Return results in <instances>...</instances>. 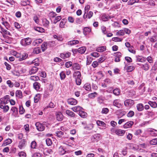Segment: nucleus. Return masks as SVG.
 Listing matches in <instances>:
<instances>
[{
  "instance_id": "61",
  "label": "nucleus",
  "mask_w": 157,
  "mask_h": 157,
  "mask_svg": "<svg viewBox=\"0 0 157 157\" xmlns=\"http://www.w3.org/2000/svg\"><path fill=\"white\" fill-rule=\"evenodd\" d=\"M106 59V58L105 56H103L100 58L98 59V63H101L104 61Z\"/></svg>"
},
{
  "instance_id": "35",
  "label": "nucleus",
  "mask_w": 157,
  "mask_h": 157,
  "mask_svg": "<svg viewBox=\"0 0 157 157\" xmlns=\"http://www.w3.org/2000/svg\"><path fill=\"white\" fill-rule=\"evenodd\" d=\"M93 128V125L92 124H91L87 125L86 126L84 127V128L86 130H88L91 129Z\"/></svg>"
},
{
  "instance_id": "36",
  "label": "nucleus",
  "mask_w": 157,
  "mask_h": 157,
  "mask_svg": "<svg viewBox=\"0 0 157 157\" xmlns=\"http://www.w3.org/2000/svg\"><path fill=\"white\" fill-rule=\"evenodd\" d=\"M151 42H155L157 41V35L153 36L150 38Z\"/></svg>"
},
{
  "instance_id": "63",
  "label": "nucleus",
  "mask_w": 157,
  "mask_h": 157,
  "mask_svg": "<svg viewBox=\"0 0 157 157\" xmlns=\"http://www.w3.org/2000/svg\"><path fill=\"white\" fill-rule=\"evenodd\" d=\"M19 113L20 114H23L25 112V109L21 106H19Z\"/></svg>"
},
{
  "instance_id": "17",
  "label": "nucleus",
  "mask_w": 157,
  "mask_h": 157,
  "mask_svg": "<svg viewBox=\"0 0 157 157\" xmlns=\"http://www.w3.org/2000/svg\"><path fill=\"white\" fill-rule=\"evenodd\" d=\"M106 47L105 46H101L97 48L96 51L98 52H102L105 51Z\"/></svg>"
},
{
  "instance_id": "48",
  "label": "nucleus",
  "mask_w": 157,
  "mask_h": 157,
  "mask_svg": "<svg viewBox=\"0 0 157 157\" xmlns=\"http://www.w3.org/2000/svg\"><path fill=\"white\" fill-rule=\"evenodd\" d=\"M46 143L48 146H51L52 144V142L51 139L47 138L46 140Z\"/></svg>"
},
{
  "instance_id": "34",
  "label": "nucleus",
  "mask_w": 157,
  "mask_h": 157,
  "mask_svg": "<svg viewBox=\"0 0 157 157\" xmlns=\"http://www.w3.org/2000/svg\"><path fill=\"white\" fill-rule=\"evenodd\" d=\"M83 31L84 34H85V32L86 34L91 32V29L90 27H85L83 29Z\"/></svg>"
},
{
  "instance_id": "41",
  "label": "nucleus",
  "mask_w": 157,
  "mask_h": 157,
  "mask_svg": "<svg viewBox=\"0 0 157 157\" xmlns=\"http://www.w3.org/2000/svg\"><path fill=\"white\" fill-rule=\"evenodd\" d=\"M97 95V93L96 92L89 94L88 97L90 98H95Z\"/></svg>"
},
{
  "instance_id": "26",
  "label": "nucleus",
  "mask_w": 157,
  "mask_h": 157,
  "mask_svg": "<svg viewBox=\"0 0 157 157\" xmlns=\"http://www.w3.org/2000/svg\"><path fill=\"white\" fill-rule=\"evenodd\" d=\"M72 67L74 70H78L80 69V67L79 64L74 63Z\"/></svg>"
},
{
  "instance_id": "15",
  "label": "nucleus",
  "mask_w": 157,
  "mask_h": 157,
  "mask_svg": "<svg viewBox=\"0 0 157 157\" xmlns=\"http://www.w3.org/2000/svg\"><path fill=\"white\" fill-rule=\"evenodd\" d=\"M136 108L137 110L139 111H141L144 109V106L142 103L138 104L136 105Z\"/></svg>"
},
{
  "instance_id": "3",
  "label": "nucleus",
  "mask_w": 157,
  "mask_h": 157,
  "mask_svg": "<svg viewBox=\"0 0 157 157\" xmlns=\"http://www.w3.org/2000/svg\"><path fill=\"white\" fill-rule=\"evenodd\" d=\"M35 125L37 130L39 131H43L45 129V126L44 124H41L39 122H36Z\"/></svg>"
},
{
  "instance_id": "2",
  "label": "nucleus",
  "mask_w": 157,
  "mask_h": 157,
  "mask_svg": "<svg viewBox=\"0 0 157 157\" xmlns=\"http://www.w3.org/2000/svg\"><path fill=\"white\" fill-rule=\"evenodd\" d=\"M134 104V100L131 99H126L124 101V105L127 107H130Z\"/></svg>"
},
{
  "instance_id": "59",
  "label": "nucleus",
  "mask_w": 157,
  "mask_h": 157,
  "mask_svg": "<svg viewBox=\"0 0 157 157\" xmlns=\"http://www.w3.org/2000/svg\"><path fill=\"white\" fill-rule=\"evenodd\" d=\"M99 63L98 61H94L92 63V66L94 68H95L97 67Z\"/></svg>"
},
{
  "instance_id": "33",
  "label": "nucleus",
  "mask_w": 157,
  "mask_h": 157,
  "mask_svg": "<svg viewBox=\"0 0 157 157\" xmlns=\"http://www.w3.org/2000/svg\"><path fill=\"white\" fill-rule=\"evenodd\" d=\"M53 37L55 39L60 41H62L63 39L61 35L57 36L56 35H54L53 36Z\"/></svg>"
},
{
  "instance_id": "38",
  "label": "nucleus",
  "mask_w": 157,
  "mask_h": 157,
  "mask_svg": "<svg viewBox=\"0 0 157 157\" xmlns=\"http://www.w3.org/2000/svg\"><path fill=\"white\" fill-rule=\"evenodd\" d=\"M139 0H130L128 2V5H132L135 3L139 2Z\"/></svg>"
},
{
  "instance_id": "56",
  "label": "nucleus",
  "mask_w": 157,
  "mask_h": 157,
  "mask_svg": "<svg viewBox=\"0 0 157 157\" xmlns=\"http://www.w3.org/2000/svg\"><path fill=\"white\" fill-rule=\"evenodd\" d=\"M114 56L115 57H116L120 58L121 57L122 54L119 52H117L114 53Z\"/></svg>"
},
{
  "instance_id": "49",
  "label": "nucleus",
  "mask_w": 157,
  "mask_h": 157,
  "mask_svg": "<svg viewBox=\"0 0 157 157\" xmlns=\"http://www.w3.org/2000/svg\"><path fill=\"white\" fill-rule=\"evenodd\" d=\"M151 144L155 145L157 144V138H155L152 140L150 142Z\"/></svg>"
},
{
  "instance_id": "19",
  "label": "nucleus",
  "mask_w": 157,
  "mask_h": 157,
  "mask_svg": "<svg viewBox=\"0 0 157 157\" xmlns=\"http://www.w3.org/2000/svg\"><path fill=\"white\" fill-rule=\"evenodd\" d=\"M71 55L70 52L66 53H61L60 54V57L63 59H65L69 57Z\"/></svg>"
},
{
  "instance_id": "47",
  "label": "nucleus",
  "mask_w": 157,
  "mask_h": 157,
  "mask_svg": "<svg viewBox=\"0 0 157 157\" xmlns=\"http://www.w3.org/2000/svg\"><path fill=\"white\" fill-rule=\"evenodd\" d=\"M59 151L60 153V154L62 155L65 154V153L66 152V151H65L62 146H60V147L59 149Z\"/></svg>"
},
{
  "instance_id": "54",
  "label": "nucleus",
  "mask_w": 157,
  "mask_h": 157,
  "mask_svg": "<svg viewBox=\"0 0 157 157\" xmlns=\"http://www.w3.org/2000/svg\"><path fill=\"white\" fill-rule=\"evenodd\" d=\"M36 142L35 141H33L31 144V147L33 149H35L36 147Z\"/></svg>"
},
{
  "instance_id": "51",
  "label": "nucleus",
  "mask_w": 157,
  "mask_h": 157,
  "mask_svg": "<svg viewBox=\"0 0 157 157\" xmlns=\"http://www.w3.org/2000/svg\"><path fill=\"white\" fill-rule=\"evenodd\" d=\"M56 15L57 14L56 13L53 12H50L49 13L48 16L50 18H51L55 17Z\"/></svg>"
},
{
  "instance_id": "6",
  "label": "nucleus",
  "mask_w": 157,
  "mask_h": 157,
  "mask_svg": "<svg viewBox=\"0 0 157 157\" xmlns=\"http://www.w3.org/2000/svg\"><path fill=\"white\" fill-rule=\"evenodd\" d=\"M33 86L36 90L40 91L41 90L40 84L37 82H36L33 84Z\"/></svg>"
},
{
  "instance_id": "25",
  "label": "nucleus",
  "mask_w": 157,
  "mask_h": 157,
  "mask_svg": "<svg viewBox=\"0 0 157 157\" xmlns=\"http://www.w3.org/2000/svg\"><path fill=\"white\" fill-rule=\"evenodd\" d=\"M79 43V41L78 40H73L69 41L68 42V44L71 45H75L78 44Z\"/></svg>"
},
{
  "instance_id": "55",
  "label": "nucleus",
  "mask_w": 157,
  "mask_h": 157,
  "mask_svg": "<svg viewBox=\"0 0 157 157\" xmlns=\"http://www.w3.org/2000/svg\"><path fill=\"white\" fill-rule=\"evenodd\" d=\"M2 24L5 26L7 29H9V28L10 27V25L7 22L3 21L2 22Z\"/></svg>"
},
{
  "instance_id": "4",
  "label": "nucleus",
  "mask_w": 157,
  "mask_h": 157,
  "mask_svg": "<svg viewBox=\"0 0 157 157\" xmlns=\"http://www.w3.org/2000/svg\"><path fill=\"white\" fill-rule=\"evenodd\" d=\"M137 64L141 68L145 71H148L149 68L150 66L148 63H146L144 64L138 63Z\"/></svg>"
},
{
  "instance_id": "62",
  "label": "nucleus",
  "mask_w": 157,
  "mask_h": 157,
  "mask_svg": "<svg viewBox=\"0 0 157 157\" xmlns=\"http://www.w3.org/2000/svg\"><path fill=\"white\" fill-rule=\"evenodd\" d=\"M111 18L110 16H103L102 17V19L103 21H106L108 20L109 19H111Z\"/></svg>"
},
{
  "instance_id": "37",
  "label": "nucleus",
  "mask_w": 157,
  "mask_h": 157,
  "mask_svg": "<svg viewBox=\"0 0 157 157\" xmlns=\"http://www.w3.org/2000/svg\"><path fill=\"white\" fill-rule=\"evenodd\" d=\"M16 95L19 98H21L22 97V93L21 91L20 90H17L16 91Z\"/></svg>"
},
{
  "instance_id": "30",
  "label": "nucleus",
  "mask_w": 157,
  "mask_h": 157,
  "mask_svg": "<svg viewBox=\"0 0 157 157\" xmlns=\"http://www.w3.org/2000/svg\"><path fill=\"white\" fill-rule=\"evenodd\" d=\"M9 101V100L5 99L4 98H1L0 99V104H4L5 105L7 104Z\"/></svg>"
},
{
  "instance_id": "64",
  "label": "nucleus",
  "mask_w": 157,
  "mask_h": 157,
  "mask_svg": "<svg viewBox=\"0 0 157 157\" xmlns=\"http://www.w3.org/2000/svg\"><path fill=\"white\" fill-rule=\"evenodd\" d=\"M72 64V63L71 61L67 62L65 63L66 67L67 68H69L71 67Z\"/></svg>"
},
{
  "instance_id": "57",
  "label": "nucleus",
  "mask_w": 157,
  "mask_h": 157,
  "mask_svg": "<svg viewBox=\"0 0 157 157\" xmlns=\"http://www.w3.org/2000/svg\"><path fill=\"white\" fill-rule=\"evenodd\" d=\"M135 69V67L133 66H130L128 67L127 71L128 72H131Z\"/></svg>"
},
{
  "instance_id": "45",
  "label": "nucleus",
  "mask_w": 157,
  "mask_h": 157,
  "mask_svg": "<svg viewBox=\"0 0 157 157\" xmlns=\"http://www.w3.org/2000/svg\"><path fill=\"white\" fill-rule=\"evenodd\" d=\"M150 134L153 136H157V130H152L150 131Z\"/></svg>"
},
{
  "instance_id": "21",
  "label": "nucleus",
  "mask_w": 157,
  "mask_h": 157,
  "mask_svg": "<svg viewBox=\"0 0 157 157\" xmlns=\"http://www.w3.org/2000/svg\"><path fill=\"white\" fill-rule=\"evenodd\" d=\"M25 142L24 140H21L19 143L18 144V147L20 149H22L25 147Z\"/></svg>"
},
{
  "instance_id": "8",
  "label": "nucleus",
  "mask_w": 157,
  "mask_h": 157,
  "mask_svg": "<svg viewBox=\"0 0 157 157\" xmlns=\"http://www.w3.org/2000/svg\"><path fill=\"white\" fill-rule=\"evenodd\" d=\"M134 122L132 121H128L125 123L123 125V128H127L131 127L132 125L133 124Z\"/></svg>"
},
{
  "instance_id": "60",
  "label": "nucleus",
  "mask_w": 157,
  "mask_h": 157,
  "mask_svg": "<svg viewBox=\"0 0 157 157\" xmlns=\"http://www.w3.org/2000/svg\"><path fill=\"white\" fill-rule=\"evenodd\" d=\"M40 52V50L39 48H35L33 51V52L34 53L38 54Z\"/></svg>"
},
{
  "instance_id": "20",
  "label": "nucleus",
  "mask_w": 157,
  "mask_h": 157,
  "mask_svg": "<svg viewBox=\"0 0 157 157\" xmlns=\"http://www.w3.org/2000/svg\"><path fill=\"white\" fill-rule=\"evenodd\" d=\"M66 113L68 116L71 117H74L75 116V114L73 112L67 109L66 110Z\"/></svg>"
},
{
  "instance_id": "24",
  "label": "nucleus",
  "mask_w": 157,
  "mask_h": 157,
  "mask_svg": "<svg viewBox=\"0 0 157 157\" xmlns=\"http://www.w3.org/2000/svg\"><path fill=\"white\" fill-rule=\"evenodd\" d=\"M1 31L4 33V34H2V36L3 37H4L6 34L10 36H11V34L10 33L5 29L3 28H1Z\"/></svg>"
},
{
  "instance_id": "39",
  "label": "nucleus",
  "mask_w": 157,
  "mask_h": 157,
  "mask_svg": "<svg viewBox=\"0 0 157 157\" xmlns=\"http://www.w3.org/2000/svg\"><path fill=\"white\" fill-rule=\"evenodd\" d=\"M56 136H57L59 137H61L63 135L64 133L63 132L61 131H57L56 132Z\"/></svg>"
},
{
  "instance_id": "9",
  "label": "nucleus",
  "mask_w": 157,
  "mask_h": 157,
  "mask_svg": "<svg viewBox=\"0 0 157 157\" xmlns=\"http://www.w3.org/2000/svg\"><path fill=\"white\" fill-rule=\"evenodd\" d=\"M136 62H140L141 63H144L146 61L145 58H144L141 56H136Z\"/></svg>"
},
{
  "instance_id": "23",
  "label": "nucleus",
  "mask_w": 157,
  "mask_h": 157,
  "mask_svg": "<svg viewBox=\"0 0 157 157\" xmlns=\"http://www.w3.org/2000/svg\"><path fill=\"white\" fill-rule=\"evenodd\" d=\"M86 50V48L85 47H82L78 49V51L79 53L83 54Z\"/></svg>"
},
{
  "instance_id": "16",
  "label": "nucleus",
  "mask_w": 157,
  "mask_h": 157,
  "mask_svg": "<svg viewBox=\"0 0 157 157\" xmlns=\"http://www.w3.org/2000/svg\"><path fill=\"white\" fill-rule=\"evenodd\" d=\"M82 108L79 106H77L71 108L72 110L75 112H79L82 111Z\"/></svg>"
},
{
  "instance_id": "52",
  "label": "nucleus",
  "mask_w": 157,
  "mask_h": 157,
  "mask_svg": "<svg viewBox=\"0 0 157 157\" xmlns=\"http://www.w3.org/2000/svg\"><path fill=\"white\" fill-rule=\"evenodd\" d=\"M47 44L46 42H44L41 45V48L43 51H45V50L47 48Z\"/></svg>"
},
{
  "instance_id": "44",
  "label": "nucleus",
  "mask_w": 157,
  "mask_h": 157,
  "mask_svg": "<svg viewBox=\"0 0 157 157\" xmlns=\"http://www.w3.org/2000/svg\"><path fill=\"white\" fill-rule=\"evenodd\" d=\"M61 16H58L56 17L54 20V24H56L57 22L61 19Z\"/></svg>"
},
{
  "instance_id": "11",
  "label": "nucleus",
  "mask_w": 157,
  "mask_h": 157,
  "mask_svg": "<svg viewBox=\"0 0 157 157\" xmlns=\"http://www.w3.org/2000/svg\"><path fill=\"white\" fill-rule=\"evenodd\" d=\"M38 68L35 66L33 67L29 70V74L31 75L36 73L38 71Z\"/></svg>"
},
{
  "instance_id": "50",
  "label": "nucleus",
  "mask_w": 157,
  "mask_h": 157,
  "mask_svg": "<svg viewBox=\"0 0 157 157\" xmlns=\"http://www.w3.org/2000/svg\"><path fill=\"white\" fill-rule=\"evenodd\" d=\"M60 76L61 80H63L65 79L66 77V75L65 73L63 72L62 71L60 73Z\"/></svg>"
},
{
  "instance_id": "1",
  "label": "nucleus",
  "mask_w": 157,
  "mask_h": 157,
  "mask_svg": "<svg viewBox=\"0 0 157 157\" xmlns=\"http://www.w3.org/2000/svg\"><path fill=\"white\" fill-rule=\"evenodd\" d=\"M31 42V39L28 37L22 39L21 40L20 44L23 46H26L30 44Z\"/></svg>"
},
{
  "instance_id": "46",
  "label": "nucleus",
  "mask_w": 157,
  "mask_h": 157,
  "mask_svg": "<svg viewBox=\"0 0 157 157\" xmlns=\"http://www.w3.org/2000/svg\"><path fill=\"white\" fill-rule=\"evenodd\" d=\"M40 98L39 94H37L34 98V102L35 103H37Z\"/></svg>"
},
{
  "instance_id": "42",
  "label": "nucleus",
  "mask_w": 157,
  "mask_h": 157,
  "mask_svg": "<svg viewBox=\"0 0 157 157\" xmlns=\"http://www.w3.org/2000/svg\"><path fill=\"white\" fill-rule=\"evenodd\" d=\"M101 29L102 31V33L104 34H107V32L106 29V28L105 26H102L101 27Z\"/></svg>"
},
{
  "instance_id": "43",
  "label": "nucleus",
  "mask_w": 157,
  "mask_h": 157,
  "mask_svg": "<svg viewBox=\"0 0 157 157\" xmlns=\"http://www.w3.org/2000/svg\"><path fill=\"white\" fill-rule=\"evenodd\" d=\"M28 56V55L27 53H24L19 59L20 60L22 61L25 59Z\"/></svg>"
},
{
  "instance_id": "28",
  "label": "nucleus",
  "mask_w": 157,
  "mask_h": 157,
  "mask_svg": "<svg viewBox=\"0 0 157 157\" xmlns=\"http://www.w3.org/2000/svg\"><path fill=\"white\" fill-rule=\"evenodd\" d=\"M44 26L46 27H48L49 24V22L46 19H44L43 21Z\"/></svg>"
},
{
  "instance_id": "27",
  "label": "nucleus",
  "mask_w": 157,
  "mask_h": 157,
  "mask_svg": "<svg viewBox=\"0 0 157 157\" xmlns=\"http://www.w3.org/2000/svg\"><path fill=\"white\" fill-rule=\"evenodd\" d=\"M113 94L116 96H118L120 95L121 93V90L120 89L116 88L113 90Z\"/></svg>"
},
{
  "instance_id": "5",
  "label": "nucleus",
  "mask_w": 157,
  "mask_h": 157,
  "mask_svg": "<svg viewBox=\"0 0 157 157\" xmlns=\"http://www.w3.org/2000/svg\"><path fill=\"white\" fill-rule=\"evenodd\" d=\"M67 102L68 104L72 105H76L77 103V101L73 98L68 99L67 100Z\"/></svg>"
},
{
  "instance_id": "32",
  "label": "nucleus",
  "mask_w": 157,
  "mask_h": 157,
  "mask_svg": "<svg viewBox=\"0 0 157 157\" xmlns=\"http://www.w3.org/2000/svg\"><path fill=\"white\" fill-rule=\"evenodd\" d=\"M34 29L35 30L40 33H43L44 32V29L40 27H35Z\"/></svg>"
},
{
  "instance_id": "58",
  "label": "nucleus",
  "mask_w": 157,
  "mask_h": 157,
  "mask_svg": "<svg viewBox=\"0 0 157 157\" xmlns=\"http://www.w3.org/2000/svg\"><path fill=\"white\" fill-rule=\"evenodd\" d=\"M92 60V58L87 57V58L86 64L87 65H90V64Z\"/></svg>"
},
{
  "instance_id": "29",
  "label": "nucleus",
  "mask_w": 157,
  "mask_h": 157,
  "mask_svg": "<svg viewBox=\"0 0 157 157\" xmlns=\"http://www.w3.org/2000/svg\"><path fill=\"white\" fill-rule=\"evenodd\" d=\"M30 4V2L29 0H25L22 1L21 2V5L23 6L27 5H29Z\"/></svg>"
},
{
  "instance_id": "12",
  "label": "nucleus",
  "mask_w": 157,
  "mask_h": 157,
  "mask_svg": "<svg viewBox=\"0 0 157 157\" xmlns=\"http://www.w3.org/2000/svg\"><path fill=\"white\" fill-rule=\"evenodd\" d=\"M6 105L0 104V108L3 109V111L4 112H6L9 110V107L7 105Z\"/></svg>"
},
{
  "instance_id": "14",
  "label": "nucleus",
  "mask_w": 157,
  "mask_h": 157,
  "mask_svg": "<svg viewBox=\"0 0 157 157\" xmlns=\"http://www.w3.org/2000/svg\"><path fill=\"white\" fill-rule=\"evenodd\" d=\"M119 99L115 100L113 102V105L118 108H120L121 106L122 105L119 103Z\"/></svg>"
},
{
  "instance_id": "7",
  "label": "nucleus",
  "mask_w": 157,
  "mask_h": 157,
  "mask_svg": "<svg viewBox=\"0 0 157 157\" xmlns=\"http://www.w3.org/2000/svg\"><path fill=\"white\" fill-rule=\"evenodd\" d=\"M100 139V135L96 134L93 136L91 138V140L93 141H98Z\"/></svg>"
},
{
  "instance_id": "18",
  "label": "nucleus",
  "mask_w": 157,
  "mask_h": 157,
  "mask_svg": "<svg viewBox=\"0 0 157 157\" xmlns=\"http://www.w3.org/2000/svg\"><path fill=\"white\" fill-rule=\"evenodd\" d=\"M12 142V140L10 139H7L6 140L4 141L2 144V146H5L10 144H11Z\"/></svg>"
},
{
  "instance_id": "13",
  "label": "nucleus",
  "mask_w": 157,
  "mask_h": 157,
  "mask_svg": "<svg viewBox=\"0 0 157 157\" xmlns=\"http://www.w3.org/2000/svg\"><path fill=\"white\" fill-rule=\"evenodd\" d=\"M116 134L118 136H122L125 133V131L121 129H117L115 131Z\"/></svg>"
},
{
  "instance_id": "40",
  "label": "nucleus",
  "mask_w": 157,
  "mask_h": 157,
  "mask_svg": "<svg viewBox=\"0 0 157 157\" xmlns=\"http://www.w3.org/2000/svg\"><path fill=\"white\" fill-rule=\"evenodd\" d=\"M30 79L33 81H37L39 79V77L37 76H32L30 77Z\"/></svg>"
},
{
  "instance_id": "53",
  "label": "nucleus",
  "mask_w": 157,
  "mask_h": 157,
  "mask_svg": "<svg viewBox=\"0 0 157 157\" xmlns=\"http://www.w3.org/2000/svg\"><path fill=\"white\" fill-rule=\"evenodd\" d=\"M64 19H63L61 21H60L59 24V27L61 28H64V25H65V23L64 22Z\"/></svg>"
},
{
  "instance_id": "31",
  "label": "nucleus",
  "mask_w": 157,
  "mask_h": 157,
  "mask_svg": "<svg viewBox=\"0 0 157 157\" xmlns=\"http://www.w3.org/2000/svg\"><path fill=\"white\" fill-rule=\"evenodd\" d=\"M148 104L152 108H155L157 107V104L155 102L149 101L148 102Z\"/></svg>"
},
{
  "instance_id": "10",
  "label": "nucleus",
  "mask_w": 157,
  "mask_h": 157,
  "mask_svg": "<svg viewBox=\"0 0 157 157\" xmlns=\"http://www.w3.org/2000/svg\"><path fill=\"white\" fill-rule=\"evenodd\" d=\"M63 115L61 112H58L56 114V119L59 121H62L63 119Z\"/></svg>"
},
{
  "instance_id": "22",
  "label": "nucleus",
  "mask_w": 157,
  "mask_h": 157,
  "mask_svg": "<svg viewBox=\"0 0 157 157\" xmlns=\"http://www.w3.org/2000/svg\"><path fill=\"white\" fill-rule=\"evenodd\" d=\"M79 115L82 118H85L87 116V113L83 111H80L79 112Z\"/></svg>"
}]
</instances>
